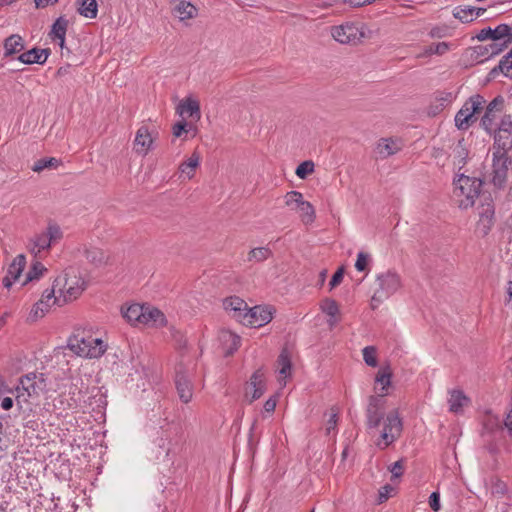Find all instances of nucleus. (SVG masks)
Here are the masks:
<instances>
[{"label": "nucleus", "mask_w": 512, "mask_h": 512, "mask_svg": "<svg viewBox=\"0 0 512 512\" xmlns=\"http://www.w3.org/2000/svg\"><path fill=\"white\" fill-rule=\"evenodd\" d=\"M475 7H461L458 6L453 10V16L460 20L462 23L472 22L474 17Z\"/></svg>", "instance_id": "nucleus-41"}, {"label": "nucleus", "mask_w": 512, "mask_h": 512, "mask_svg": "<svg viewBox=\"0 0 512 512\" xmlns=\"http://www.w3.org/2000/svg\"><path fill=\"white\" fill-rule=\"evenodd\" d=\"M452 94L450 92H440L436 100L440 102V106L444 107L446 103L451 101Z\"/></svg>", "instance_id": "nucleus-63"}, {"label": "nucleus", "mask_w": 512, "mask_h": 512, "mask_svg": "<svg viewBox=\"0 0 512 512\" xmlns=\"http://www.w3.org/2000/svg\"><path fill=\"white\" fill-rule=\"evenodd\" d=\"M297 211L300 212L301 221L305 225L312 224L315 221V209L309 201H305Z\"/></svg>", "instance_id": "nucleus-37"}, {"label": "nucleus", "mask_w": 512, "mask_h": 512, "mask_svg": "<svg viewBox=\"0 0 512 512\" xmlns=\"http://www.w3.org/2000/svg\"><path fill=\"white\" fill-rule=\"evenodd\" d=\"M491 35H492V28L491 27H487V28H484V29L480 30V32L477 34L476 38L479 41H485V40H488V39L491 40Z\"/></svg>", "instance_id": "nucleus-64"}, {"label": "nucleus", "mask_w": 512, "mask_h": 512, "mask_svg": "<svg viewBox=\"0 0 512 512\" xmlns=\"http://www.w3.org/2000/svg\"><path fill=\"white\" fill-rule=\"evenodd\" d=\"M338 416L337 413H332L326 424V433L330 434L332 430H335L337 426Z\"/></svg>", "instance_id": "nucleus-61"}, {"label": "nucleus", "mask_w": 512, "mask_h": 512, "mask_svg": "<svg viewBox=\"0 0 512 512\" xmlns=\"http://www.w3.org/2000/svg\"><path fill=\"white\" fill-rule=\"evenodd\" d=\"M266 390V382L265 375L262 369L256 370L250 377V381L246 386V396H248L249 391H252V396L249 400L250 403L259 399Z\"/></svg>", "instance_id": "nucleus-14"}, {"label": "nucleus", "mask_w": 512, "mask_h": 512, "mask_svg": "<svg viewBox=\"0 0 512 512\" xmlns=\"http://www.w3.org/2000/svg\"><path fill=\"white\" fill-rule=\"evenodd\" d=\"M65 294L63 296V300H61L59 297L55 296V290L54 287L52 289H46L43 292L42 298L45 302L49 303L51 300H53V304L62 305L63 303H66L68 301H72L80 296V294L84 290V281H81V284H79V281H70L69 279H66L64 284Z\"/></svg>", "instance_id": "nucleus-7"}, {"label": "nucleus", "mask_w": 512, "mask_h": 512, "mask_svg": "<svg viewBox=\"0 0 512 512\" xmlns=\"http://www.w3.org/2000/svg\"><path fill=\"white\" fill-rule=\"evenodd\" d=\"M399 150V140L394 138H381L376 145V153L382 159L396 154Z\"/></svg>", "instance_id": "nucleus-19"}, {"label": "nucleus", "mask_w": 512, "mask_h": 512, "mask_svg": "<svg viewBox=\"0 0 512 512\" xmlns=\"http://www.w3.org/2000/svg\"><path fill=\"white\" fill-rule=\"evenodd\" d=\"M491 40L493 43L505 44L507 48L512 43V28L505 23L492 29Z\"/></svg>", "instance_id": "nucleus-21"}, {"label": "nucleus", "mask_w": 512, "mask_h": 512, "mask_svg": "<svg viewBox=\"0 0 512 512\" xmlns=\"http://www.w3.org/2000/svg\"><path fill=\"white\" fill-rule=\"evenodd\" d=\"M394 490V488L389 485V484H386L384 486H382L380 489H379V493H378V503L381 504L385 501L388 500L389 496H390V493Z\"/></svg>", "instance_id": "nucleus-55"}, {"label": "nucleus", "mask_w": 512, "mask_h": 512, "mask_svg": "<svg viewBox=\"0 0 512 512\" xmlns=\"http://www.w3.org/2000/svg\"><path fill=\"white\" fill-rule=\"evenodd\" d=\"M272 256V250L267 247H257L249 251L247 261L249 262H263Z\"/></svg>", "instance_id": "nucleus-36"}, {"label": "nucleus", "mask_w": 512, "mask_h": 512, "mask_svg": "<svg viewBox=\"0 0 512 512\" xmlns=\"http://www.w3.org/2000/svg\"><path fill=\"white\" fill-rule=\"evenodd\" d=\"M331 35L337 42L349 45H356L365 37L363 27L353 22L332 27Z\"/></svg>", "instance_id": "nucleus-5"}, {"label": "nucleus", "mask_w": 512, "mask_h": 512, "mask_svg": "<svg viewBox=\"0 0 512 512\" xmlns=\"http://www.w3.org/2000/svg\"><path fill=\"white\" fill-rule=\"evenodd\" d=\"M272 312L266 306H254L247 309L241 321L242 324L250 327H262L272 320Z\"/></svg>", "instance_id": "nucleus-10"}, {"label": "nucleus", "mask_w": 512, "mask_h": 512, "mask_svg": "<svg viewBox=\"0 0 512 512\" xmlns=\"http://www.w3.org/2000/svg\"><path fill=\"white\" fill-rule=\"evenodd\" d=\"M46 270L41 262H34L26 275L24 284L39 279Z\"/></svg>", "instance_id": "nucleus-46"}, {"label": "nucleus", "mask_w": 512, "mask_h": 512, "mask_svg": "<svg viewBox=\"0 0 512 512\" xmlns=\"http://www.w3.org/2000/svg\"><path fill=\"white\" fill-rule=\"evenodd\" d=\"M84 256L89 263L96 267L101 266L106 261L105 253L97 247H85Z\"/></svg>", "instance_id": "nucleus-30"}, {"label": "nucleus", "mask_w": 512, "mask_h": 512, "mask_svg": "<svg viewBox=\"0 0 512 512\" xmlns=\"http://www.w3.org/2000/svg\"><path fill=\"white\" fill-rule=\"evenodd\" d=\"M67 27H68V20L62 16L57 18L56 21L52 25L50 36L59 40V46L61 48H63L64 44H65V36H66Z\"/></svg>", "instance_id": "nucleus-29"}, {"label": "nucleus", "mask_w": 512, "mask_h": 512, "mask_svg": "<svg viewBox=\"0 0 512 512\" xmlns=\"http://www.w3.org/2000/svg\"><path fill=\"white\" fill-rule=\"evenodd\" d=\"M50 55V49L32 48L18 56V60L23 64H44Z\"/></svg>", "instance_id": "nucleus-16"}, {"label": "nucleus", "mask_w": 512, "mask_h": 512, "mask_svg": "<svg viewBox=\"0 0 512 512\" xmlns=\"http://www.w3.org/2000/svg\"><path fill=\"white\" fill-rule=\"evenodd\" d=\"M153 143L152 136L147 127L141 126L135 137L134 149L138 154L146 155Z\"/></svg>", "instance_id": "nucleus-18"}, {"label": "nucleus", "mask_w": 512, "mask_h": 512, "mask_svg": "<svg viewBox=\"0 0 512 512\" xmlns=\"http://www.w3.org/2000/svg\"><path fill=\"white\" fill-rule=\"evenodd\" d=\"M500 73L505 77L512 79V47L511 50L502 57L498 65L490 70L488 79H495Z\"/></svg>", "instance_id": "nucleus-20"}, {"label": "nucleus", "mask_w": 512, "mask_h": 512, "mask_svg": "<svg viewBox=\"0 0 512 512\" xmlns=\"http://www.w3.org/2000/svg\"><path fill=\"white\" fill-rule=\"evenodd\" d=\"M485 99L480 94H476L471 96L466 102L465 105L469 107V112L471 113V116L473 118L475 117V114L479 113L485 104Z\"/></svg>", "instance_id": "nucleus-42"}, {"label": "nucleus", "mask_w": 512, "mask_h": 512, "mask_svg": "<svg viewBox=\"0 0 512 512\" xmlns=\"http://www.w3.org/2000/svg\"><path fill=\"white\" fill-rule=\"evenodd\" d=\"M276 404H277V399H276V397L272 396L266 400L263 408L266 412L272 413V412H274V410L276 408Z\"/></svg>", "instance_id": "nucleus-62"}, {"label": "nucleus", "mask_w": 512, "mask_h": 512, "mask_svg": "<svg viewBox=\"0 0 512 512\" xmlns=\"http://www.w3.org/2000/svg\"><path fill=\"white\" fill-rule=\"evenodd\" d=\"M449 50V44L446 42H440L437 44H432L429 49L427 50V53L429 54H437V55H443Z\"/></svg>", "instance_id": "nucleus-52"}, {"label": "nucleus", "mask_w": 512, "mask_h": 512, "mask_svg": "<svg viewBox=\"0 0 512 512\" xmlns=\"http://www.w3.org/2000/svg\"><path fill=\"white\" fill-rule=\"evenodd\" d=\"M402 430L403 424L398 411H390L384 420L381 441L377 443V446L382 450L386 449L401 436Z\"/></svg>", "instance_id": "nucleus-3"}, {"label": "nucleus", "mask_w": 512, "mask_h": 512, "mask_svg": "<svg viewBox=\"0 0 512 512\" xmlns=\"http://www.w3.org/2000/svg\"><path fill=\"white\" fill-rule=\"evenodd\" d=\"M78 3V12L80 15L90 19L96 18L98 12L96 0H78Z\"/></svg>", "instance_id": "nucleus-32"}, {"label": "nucleus", "mask_w": 512, "mask_h": 512, "mask_svg": "<svg viewBox=\"0 0 512 512\" xmlns=\"http://www.w3.org/2000/svg\"><path fill=\"white\" fill-rule=\"evenodd\" d=\"M504 106V98L501 95L496 96L486 107L485 113L480 121V126L488 133L494 130L496 113L500 112Z\"/></svg>", "instance_id": "nucleus-12"}, {"label": "nucleus", "mask_w": 512, "mask_h": 512, "mask_svg": "<svg viewBox=\"0 0 512 512\" xmlns=\"http://www.w3.org/2000/svg\"><path fill=\"white\" fill-rule=\"evenodd\" d=\"M479 225L483 226L484 234H487L493 225L494 205L490 195H483L478 206Z\"/></svg>", "instance_id": "nucleus-13"}, {"label": "nucleus", "mask_w": 512, "mask_h": 512, "mask_svg": "<svg viewBox=\"0 0 512 512\" xmlns=\"http://www.w3.org/2000/svg\"><path fill=\"white\" fill-rule=\"evenodd\" d=\"M50 304L45 302L44 299H40L32 308L30 312V318L36 320L39 317H43L48 311Z\"/></svg>", "instance_id": "nucleus-50"}, {"label": "nucleus", "mask_w": 512, "mask_h": 512, "mask_svg": "<svg viewBox=\"0 0 512 512\" xmlns=\"http://www.w3.org/2000/svg\"><path fill=\"white\" fill-rule=\"evenodd\" d=\"M177 109L180 115H187L196 120H199L201 117L200 105L197 100L187 98L180 102Z\"/></svg>", "instance_id": "nucleus-26"}, {"label": "nucleus", "mask_w": 512, "mask_h": 512, "mask_svg": "<svg viewBox=\"0 0 512 512\" xmlns=\"http://www.w3.org/2000/svg\"><path fill=\"white\" fill-rule=\"evenodd\" d=\"M277 363L279 365V374L280 376L285 379L290 375L291 371V359L289 352L286 348L282 349L280 352V355L278 356Z\"/></svg>", "instance_id": "nucleus-33"}, {"label": "nucleus", "mask_w": 512, "mask_h": 512, "mask_svg": "<svg viewBox=\"0 0 512 512\" xmlns=\"http://www.w3.org/2000/svg\"><path fill=\"white\" fill-rule=\"evenodd\" d=\"M385 393L380 395H371L368 399L366 408L367 426L377 428L384 418V399Z\"/></svg>", "instance_id": "nucleus-9"}, {"label": "nucleus", "mask_w": 512, "mask_h": 512, "mask_svg": "<svg viewBox=\"0 0 512 512\" xmlns=\"http://www.w3.org/2000/svg\"><path fill=\"white\" fill-rule=\"evenodd\" d=\"M343 276H344V268L341 267L339 268L332 276L330 282H329V286H330V289H333L335 288L336 286H338L342 280H343Z\"/></svg>", "instance_id": "nucleus-58"}, {"label": "nucleus", "mask_w": 512, "mask_h": 512, "mask_svg": "<svg viewBox=\"0 0 512 512\" xmlns=\"http://www.w3.org/2000/svg\"><path fill=\"white\" fill-rule=\"evenodd\" d=\"M285 205L290 207L292 210H298L300 206L305 202L303 194L299 191H289L284 196Z\"/></svg>", "instance_id": "nucleus-40"}, {"label": "nucleus", "mask_w": 512, "mask_h": 512, "mask_svg": "<svg viewBox=\"0 0 512 512\" xmlns=\"http://www.w3.org/2000/svg\"><path fill=\"white\" fill-rule=\"evenodd\" d=\"M45 233L52 244L58 242L63 237V232L60 226L55 222L48 223Z\"/></svg>", "instance_id": "nucleus-47"}, {"label": "nucleus", "mask_w": 512, "mask_h": 512, "mask_svg": "<svg viewBox=\"0 0 512 512\" xmlns=\"http://www.w3.org/2000/svg\"><path fill=\"white\" fill-rule=\"evenodd\" d=\"M4 56L10 57L24 50V40L18 34H12L4 40Z\"/></svg>", "instance_id": "nucleus-22"}, {"label": "nucleus", "mask_w": 512, "mask_h": 512, "mask_svg": "<svg viewBox=\"0 0 512 512\" xmlns=\"http://www.w3.org/2000/svg\"><path fill=\"white\" fill-rule=\"evenodd\" d=\"M199 162L200 155L195 151L187 161L180 164L179 170L181 173L185 174L188 179H191L194 176L195 169L198 167Z\"/></svg>", "instance_id": "nucleus-31"}, {"label": "nucleus", "mask_w": 512, "mask_h": 512, "mask_svg": "<svg viewBox=\"0 0 512 512\" xmlns=\"http://www.w3.org/2000/svg\"><path fill=\"white\" fill-rule=\"evenodd\" d=\"M176 15L180 20L191 19L197 15V8L190 2L181 1L175 7Z\"/></svg>", "instance_id": "nucleus-34"}, {"label": "nucleus", "mask_w": 512, "mask_h": 512, "mask_svg": "<svg viewBox=\"0 0 512 512\" xmlns=\"http://www.w3.org/2000/svg\"><path fill=\"white\" fill-rule=\"evenodd\" d=\"M392 372L389 366L381 367L377 372L375 382L382 386V391H386L391 384Z\"/></svg>", "instance_id": "nucleus-43"}, {"label": "nucleus", "mask_w": 512, "mask_h": 512, "mask_svg": "<svg viewBox=\"0 0 512 512\" xmlns=\"http://www.w3.org/2000/svg\"><path fill=\"white\" fill-rule=\"evenodd\" d=\"M33 246L30 249L32 253L38 254L43 250H47L51 247L52 243L48 239V236L45 232H42L35 236L32 242Z\"/></svg>", "instance_id": "nucleus-38"}, {"label": "nucleus", "mask_w": 512, "mask_h": 512, "mask_svg": "<svg viewBox=\"0 0 512 512\" xmlns=\"http://www.w3.org/2000/svg\"><path fill=\"white\" fill-rule=\"evenodd\" d=\"M20 384L29 397L39 396L47 388L44 374L29 373L20 378Z\"/></svg>", "instance_id": "nucleus-11"}, {"label": "nucleus", "mask_w": 512, "mask_h": 512, "mask_svg": "<svg viewBox=\"0 0 512 512\" xmlns=\"http://www.w3.org/2000/svg\"><path fill=\"white\" fill-rule=\"evenodd\" d=\"M174 382L181 402L185 404L189 403L193 397L192 376L182 364L176 367Z\"/></svg>", "instance_id": "nucleus-6"}, {"label": "nucleus", "mask_w": 512, "mask_h": 512, "mask_svg": "<svg viewBox=\"0 0 512 512\" xmlns=\"http://www.w3.org/2000/svg\"><path fill=\"white\" fill-rule=\"evenodd\" d=\"M123 317L131 324L141 323L145 318V305L132 304L121 310Z\"/></svg>", "instance_id": "nucleus-25"}, {"label": "nucleus", "mask_w": 512, "mask_h": 512, "mask_svg": "<svg viewBox=\"0 0 512 512\" xmlns=\"http://www.w3.org/2000/svg\"><path fill=\"white\" fill-rule=\"evenodd\" d=\"M187 126L188 124L186 123L185 120L177 122L173 126V135L175 137H180L183 132H187Z\"/></svg>", "instance_id": "nucleus-60"}, {"label": "nucleus", "mask_w": 512, "mask_h": 512, "mask_svg": "<svg viewBox=\"0 0 512 512\" xmlns=\"http://www.w3.org/2000/svg\"><path fill=\"white\" fill-rule=\"evenodd\" d=\"M314 167L313 161L306 160L298 165L295 173L300 179H306L308 175L314 172Z\"/></svg>", "instance_id": "nucleus-49"}, {"label": "nucleus", "mask_w": 512, "mask_h": 512, "mask_svg": "<svg viewBox=\"0 0 512 512\" xmlns=\"http://www.w3.org/2000/svg\"><path fill=\"white\" fill-rule=\"evenodd\" d=\"M404 462V459H400L389 468L390 472L392 473V479L402 476L404 473Z\"/></svg>", "instance_id": "nucleus-54"}, {"label": "nucleus", "mask_w": 512, "mask_h": 512, "mask_svg": "<svg viewBox=\"0 0 512 512\" xmlns=\"http://www.w3.org/2000/svg\"><path fill=\"white\" fill-rule=\"evenodd\" d=\"M469 398L462 390H452L448 399L449 410L455 414L462 412L463 407L469 404Z\"/></svg>", "instance_id": "nucleus-23"}, {"label": "nucleus", "mask_w": 512, "mask_h": 512, "mask_svg": "<svg viewBox=\"0 0 512 512\" xmlns=\"http://www.w3.org/2000/svg\"><path fill=\"white\" fill-rule=\"evenodd\" d=\"M363 359L370 367H376L378 362L376 358V349L373 346H367L363 349Z\"/></svg>", "instance_id": "nucleus-51"}, {"label": "nucleus", "mask_w": 512, "mask_h": 512, "mask_svg": "<svg viewBox=\"0 0 512 512\" xmlns=\"http://www.w3.org/2000/svg\"><path fill=\"white\" fill-rule=\"evenodd\" d=\"M369 255L364 252H359L355 263V268L358 271H365L368 265Z\"/></svg>", "instance_id": "nucleus-53"}, {"label": "nucleus", "mask_w": 512, "mask_h": 512, "mask_svg": "<svg viewBox=\"0 0 512 512\" xmlns=\"http://www.w3.org/2000/svg\"><path fill=\"white\" fill-rule=\"evenodd\" d=\"M183 442L179 440H166L164 438L160 439L159 448L164 451V458L171 465L175 463L177 455L181 453L183 450Z\"/></svg>", "instance_id": "nucleus-17"}, {"label": "nucleus", "mask_w": 512, "mask_h": 512, "mask_svg": "<svg viewBox=\"0 0 512 512\" xmlns=\"http://www.w3.org/2000/svg\"><path fill=\"white\" fill-rule=\"evenodd\" d=\"M26 265V258L23 254H20L14 258L12 263L9 265L7 275L11 276L12 279H18L24 270Z\"/></svg>", "instance_id": "nucleus-35"}, {"label": "nucleus", "mask_w": 512, "mask_h": 512, "mask_svg": "<svg viewBox=\"0 0 512 512\" xmlns=\"http://www.w3.org/2000/svg\"><path fill=\"white\" fill-rule=\"evenodd\" d=\"M512 148V140L506 136L503 137L501 134H495L493 151L504 152V156H507V152Z\"/></svg>", "instance_id": "nucleus-45"}, {"label": "nucleus", "mask_w": 512, "mask_h": 512, "mask_svg": "<svg viewBox=\"0 0 512 512\" xmlns=\"http://www.w3.org/2000/svg\"><path fill=\"white\" fill-rule=\"evenodd\" d=\"M142 324L162 327L166 324V317L159 309L145 305V318Z\"/></svg>", "instance_id": "nucleus-24"}, {"label": "nucleus", "mask_w": 512, "mask_h": 512, "mask_svg": "<svg viewBox=\"0 0 512 512\" xmlns=\"http://www.w3.org/2000/svg\"><path fill=\"white\" fill-rule=\"evenodd\" d=\"M495 429H502L500 421L498 418L489 417L488 420L484 423V430L493 432Z\"/></svg>", "instance_id": "nucleus-59"}, {"label": "nucleus", "mask_w": 512, "mask_h": 512, "mask_svg": "<svg viewBox=\"0 0 512 512\" xmlns=\"http://www.w3.org/2000/svg\"><path fill=\"white\" fill-rule=\"evenodd\" d=\"M223 306L224 309L239 322L242 321L245 312L248 309L247 303L237 296H231L224 299Z\"/></svg>", "instance_id": "nucleus-15"}, {"label": "nucleus", "mask_w": 512, "mask_h": 512, "mask_svg": "<svg viewBox=\"0 0 512 512\" xmlns=\"http://www.w3.org/2000/svg\"><path fill=\"white\" fill-rule=\"evenodd\" d=\"M429 506L435 512H438L441 509L440 493L438 491L432 492L429 496Z\"/></svg>", "instance_id": "nucleus-56"}, {"label": "nucleus", "mask_w": 512, "mask_h": 512, "mask_svg": "<svg viewBox=\"0 0 512 512\" xmlns=\"http://www.w3.org/2000/svg\"><path fill=\"white\" fill-rule=\"evenodd\" d=\"M505 44L499 43H490L487 45H477L474 47V52L477 54V57H483L485 60H488L496 55H499L502 51H504Z\"/></svg>", "instance_id": "nucleus-27"}, {"label": "nucleus", "mask_w": 512, "mask_h": 512, "mask_svg": "<svg viewBox=\"0 0 512 512\" xmlns=\"http://www.w3.org/2000/svg\"><path fill=\"white\" fill-rule=\"evenodd\" d=\"M60 164L61 160L54 157L41 158L34 163L32 170L34 172H41L46 168L56 169L57 167L60 166Z\"/></svg>", "instance_id": "nucleus-44"}, {"label": "nucleus", "mask_w": 512, "mask_h": 512, "mask_svg": "<svg viewBox=\"0 0 512 512\" xmlns=\"http://www.w3.org/2000/svg\"><path fill=\"white\" fill-rule=\"evenodd\" d=\"M221 339L224 341H227V340L231 341V346L225 352L226 356L232 355L234 353V351H236L239 348L240 343H241V338L233 333H230V332H223Z\"/></svg>", "instance_id": "nucleus-48"}, {"label": "nucleus", "mask_w": 512, "mask_h": 512, "mask_svg": "<svg viewBox=\"0 0 512 512\" xmlns=\"http://www.w3.org/2000/svg\"><path fill=\"white\" fill-rule=\"evenodd\" d=\"M455 126L459 130H467L476 120L477 118H473L471 113L469 112V107L463 104L461 109L455 115Z\"/></svg>", "instance_id": "nucleus-28"}, {"label": "nucleus", "mask_w": 512, "mask_h": 512, "mask_svg": "<svg viewBox=\"0 0 512 512\" xmlns=\"http://www.w3.org/2000/svg\"><path fill=\"white\" fill-rule=\"evenodd\" d=\"M322 311L331 317L328 323L333 326L337 320L335 319L336 315L339 313V307L335 300L333 299H325L321 305Z\"/></svg>", "instance_id": "nucleus-39"}, {"label": "nucleus", "mask_w": 512, "mask_h": 512, "mask_svg": "<svg viewBox=\"0 0 512 512\" xmlns=\"http://www.w3.org/2000/svg\"><path fill=\"white\" fill-rule=\"evenodd\" d=\"M68 348L76 355L85 358H98L106 351V345L100 338L73 335L69 337Z\"/></svg>", "instance_id": "nucleus-2"}, {"label": "nucleus", "mask_w": 512, "mask_h": 512, "mask_svg": "<svg viewBox=\"0 0 512 512\" xmlns=\"http://www.w3.org/2000/svg\"><path fill=\"white\" fill-rule=\"evenodd\" d=\"M378 288L374 291L373 300L383 302L401 287V278L395 272L388 270L377 276Z\"/></svg>", "instance_id": "nucleus-4"}, {"label": "nucleus", "mask_w": 512, "mask_h": 512, "mask_svg": "<svg viewBox=\"0 0 512 512\" xmlns=\"http://www.w3.org/2000/svg\"><path fill=\"white\" fill-rule=\"evenodd\" d=\"M508 157L504 152L493 151L492 153V183L497 188H503L508 175Z\"/></svg>", "instance_id": "nucleus-8"}, {"label": "nucleus", "mask_w": 512, "mask_h": 512, "mask_svg": "<svg viewBox=\"0 0 512 512\" xmlns=\"http://www.w3.org/2000/svg\"><path fill=\"white\" fill-rule=\"evenodd\" d=\"M500 132H507L509 134L512 133V119L510 115H505L500 122L498 127Z\"/></svg>", "instance_id": "nucleus-57"}, {"label": "nucleus", "mask_w": 512, "mask_h": 512, "mask_svg": "<svg viewBox=\"0 0 512 512\" xmlns=\"http://www.w3.org/2000/svg\"><path fill=\"white\" fill-rule=\"evenodd\" d=\"M454 185V195L457 198L459 208L468 209L472 207L475 199L480 196L482 181L462 174L454 182Z\"/></svg>", "instance_id": "nucleus-1"}]
</instances>
